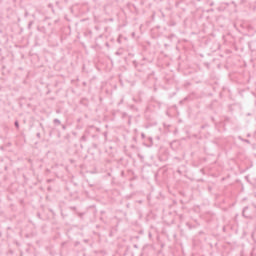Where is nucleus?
Returning <instances> with one entry per match:
<instances>
[{"mask_svg": "<svg viewBox=\"0 0 256 256\" xmlns=\"http://www.w3.org/2000/svg\"><path fill=\"white\" fill-rule=\"evenodd\" d=\"M145 147H153V137H148V140L144 142Z\"/></svg>", "mask_w": 256, "mask_h": 256, "instance_id": "f257e3e1", "label": "nucleus"}, {"mask_svg": "<svg viewBox=\"0 0 256 256\" xmlns=\"http://www.w3.org/2000/svg\"><path fill=\"white\" fill-rule=\"evenodd\" d=\"M87 142V134H84L81 138H80V143H86Z\"/></svg>", "mask_w": 256, "mask_h": 256, "instance_id": "f03ea898", "label": "nucleus"}, {"mask_svg": "<svg viewBox=\"0 0 256 256\" xmlns=\"http://www.w3.org/2000/svg\"><path fill=\"white\" fill-rule=\"evenodd\" d=\"M238 139H240V141H243V143H248V145L251 144V141H250V140L244 139V138L241 137V136H239Z\"/></svg>", "mask_w": 256, "mask_h": 256, "instance_id": "7ed1b4c3", "label": "nucleus"}, {"mask_svg": "<svg viewBox=\"0 0 256 256\" xmlns=\"http://www.w3.org/2000/svg\"><path fill=\"white\" fill-rule=\"evenodd\" d=\"M53 123H54V125H61V120L55 118V119L53 120Z\"/></svg>", "mask_w": 256, "mask_h": 256, "instance_id": "20e7f679", "label": "nucleus"}, {"mask_svg": "<svg viewBox=\"0 0 256 256\" xmlns=\"http://www.w3.org/2000/svg\"><path fill=\"white\" fill-rule=\"evenodd\" d=\"M231 122V118L228 116L224 117V123H230Z\"/></svg>", "mask_w": 256, "mask_h": 256, "instance_id": "39448f33", "label": "nucleus"}, {"mask_svg": "<svg viewBox=\"0 0 256 256\" xmlns=\"http://www.w3.org/2000/svg\"><path fill=\"white\" fill-rule=\"evenodd\" d=\"M14 125H15L16 129L19 130V121H18V120H16V121L14 122Z\"/></svg>", "mask_w": 256, "mask_h": 256, "instance_id": "423d86ee", "label": "nucleus"}, {"mask_svg": "<svg viewBox=\"0 0 256 256\" xmlns=\"http://www.w3.org/2000/svg\"><path fill=\"white\" fill-rule=\"evenodd\" d=\"M247 209H249V207H245V208L243 209V212H242L243 217H247V215H245V212L247 211Z\"/></svg>", "mask_w": 256, "mask_h": 256, "instance_id": "0eeeda50", "label": "nucleus"}, {"mask_svg": "<svg viewBox=\"0 0 256 256\" xmlns=\"http://www.w3.org/2000/svg\"><path fill=\"white\" fill-rule=\"evenodd\" d=\"M190 85H191L190 82H186V83L184 84L185 89H187V87H190Z\"/></svg>", "mask_w": 256, "mask_h": 256, "instance_id": "6e6552de", "label": "nucleus"}, {"mask_svg": "<svg viewBox=\"0 0 256 256\" xmlns=\"http://www.w3.org/2000/svg\"><path fill=\"white\" fill-rule=\"evenodd\" d=\"M36 137H37V139H41V132H37Z\"/></svg>", "mask_w": 256, "mask_h": 256, "instance_id": "1a4fd4ad", "label": "nucleus"}, {"mask_svg": "<svg viewBox=\"0 0 256 256\" xmlns=\"http://www.w3.org/2000/svg\"><path fill=\"white\" fill-rule=\"evenodd\" d=\"M92 147H93L94 149H97V148L99 147V145H98L97 143H94V144H92Z\"/></svg>", "mask_w": 256, "mask_h": 256, "instance_id": "9d476101", "label": "nucleus"}, {"mask_svg": "<svg viewBox=\"0 0 256 256\" xmlns=\"http://www.w3.org/2000/svg\"><path fill=\"white\" fill-rule=\"evenodd\" d=\"M125 117H127V113H122V118L125 119Z\"/></svg>", "mask_w": 256, "mask_h": 256, "instance_id": "9b49d317", "label": "nucleus"}, {"mask_svg": "<svg viewBox=\"0 0 256 256\" xmlns=\"http://www.w3.org/2000/svg\"><path fill=\"white\" fill-rule=\"evenodd\" d=\"M70 209H72V211H76V210H77V207L72 206V207H70Z\"/></svg>", "mask_w": 256, "mask_h": 256, "instance_id": "f8f14e48", "label": "nucleus"}, {"mask_svg": "<svg viewBox=\"0 0 256 256\" xmlns=\"http://www.w3.org/2000/svg\"><path fill=\"white\" fill-rule=\"evenodd\" d=\"M121 177H125V171L121 172Z\"/></svg>", "mask_w": 256, "mask_h": 256, "instance_id": "ddd939ff", "label": "nucleus"}, {"mask_svg": "<svg viewBox=\"0 0 256 256\" xmlns=\"http://www.w3.org/2000/svg\"><path fill=\"white\" fill-rule=\"evenodd\" d=\"M62 129L65 131V129H67V126H65L64 124L62 125Z\"/></svg>", "mask_w": 256, "mask_h": 256, "instance_id": "4468645a", "label": "nucleus"}, {"mask_svg": "<svg viewBox=\"0 0 256 256\" xmlns=\"http://www.w3.org/2000/svg\"><path fill=\"white\" fill-rule=\"evenodd\" d=\"M142 139H145V133L141 134Z\"/></svg>", "mask_w": 256, "mask_h": 256, "instance_id": "2eb2a0df", "label": "nucleus"}, {"mask_svg": "<svg viewBox=\"0 0 256 256\" xmlns=\"http://www.w3.org/2000/svg\"><path fill=\"white\" fill-rule=\"evenodd\" d=\"M83 86H84V87H87V82H83Z\"/></svg>", "mask_w": 256, "mask_h": 256, "instance_id": "dca6fc26", "label": "nucleus"}, {"mask_svg": "<svg viewBox=\"0 0 256 256\" xmlns=\"http://www.w3.org/2000/svg\"><path fill=\"white\" fill-rule=\"evenodd\" d=\"M28 162H29V163H33V160H31V159H28Z\"/></svg>", "mask_w": 256, "mask_h": 256, "instance_id": "f3484780", "label": "nucleus"}, {"mask_svg": "<svg viewBox=\"0 0 256 256\" xmlns=\"http://www.w3.org/2000/svg\"><path fill=\"white\" fill-rule=\"evenodd\" d=\"M128 123H131V118H129Z\"/></svg>", "mask_w": 256, "mask_h": 256, "instance_id": "a211bd4d", "label": "nucleus"}, {"mask_svg": "<svg viewBox=\"0 0 256 256\" xmlns=\"http://www.w3.org/2000/svg\"><path fill=\"white\" fill-rule=\"evenodd\" d=\"M47 183H51V180L49 179V180H47Z\"/></svg>", "mask_w": 256, "mask_h": 256, "instance_id": "6ab92c4d", "label": "nucleus"}, {"mask_svg": "<svg viewBox=\"0 0 256 256\" xmlns=\"http://www.w3.org/2000/svg\"><path fill=\"white\" fill-rule=\"evenodd\" d=\"M201 129H205V126H201Z\"/></svg>", "mask_w": 256, "mask_h": 256, "instance_id": "aec40b11", "label": "nucleus"}, {"mask_svg": "<svg viewBox=\"0 0 256 256\" xmlns=\"http://www.w3.org/2000/svg\"><path fill=\"white\" fill-rule=\"evenodd\" d=\"M40 127H43V124H42V123H40Z\"/></svg>", "mask_w": 256, "mask_h": 256, "instance_id": "412c9836", "label": "nucleus"}, {"mask_svg": "<svg viewBox=\"0 0 256 256\" xmlns=\"http://www.w3.org/2000/svg\"><path fill=\"white\" fill-rule=\"evenodd\" d=\"M247 137H251V134H248Z\"/></svg>", "mask_w": 256, "mask_h": 256, "instance_id": "4be33fe9", "label": "nucleus"}]
</instances>
